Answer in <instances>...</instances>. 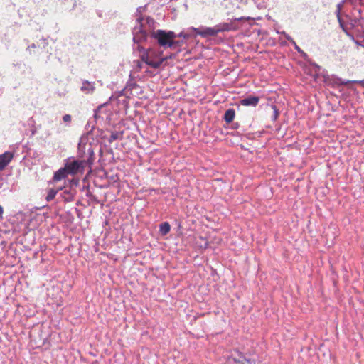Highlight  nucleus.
Listing matches in <instances>:
<instances>
[{
	"label": "nucleus",
	"instance_id": "nucleus-1",
	"mask_svg": "<svg viewBox=\"0 0 364 364\" xmlns=\"http://www.w3.org/2000/svg\"><path fill=\"white\" fill-rule=\"evenodd\" d=\"M176 35L173 31H166L164 30H157L151 33V38H154L157 43L164 48H175L178 43L175 41Z\"/></svg>",
	"mask_w": 364,
	"mask_h": 364
},
{
	"label": "nucleus",
	"instance_id": "nucleus-2",
	"mask_svg": "<svg viewBox=\"0 0 364 364\" xmlns=\"http://www.w3.org/2000/svg\"><path fill=\"white\" fill-rule=\"evenodd\" d=\"M141 59L146 65H149L156 69L166 59V57L162 56L161 54H156L153 49H149L144 50L141 55Z\"/></svg>",
	"mask_w": 364,
	"mask_h": 364
},
{
	"label": "nucleus",
	"instance_id": "nucleus-3",
	"mask_svg": "<svg viewBox=\"0 0 364 364\" xmlns=\"http://www.w3.org/2000/svg\"><path fill=\"white\" fill-rule=\"evenodd\" d=\"M77 156L92 166L95 160V153L92 144L84 143L81 139L77 146Z\"/></svg>",
	"mask_w": 364,
	"mask_h": 364
},
{
	"label": "nucleus",
	"instance_id": "nucleus-4",
	"mask_svg": "<svg viewBox=\"0 0 364 364\" xmlns=\"http://www.w3.org/2000/svg\"><path fill=\"white\" fill-rule=\"evenodd\" d=\"M64 166L70 175L74 176L79 173H82L87 166L91 168V165L81 159L75 160L68 158L65 160Z\"/></svg>",
	"mask_w": 364,
	"mask_h": 364
},
{
	"label": "nucleus",
	"instance_id": "nucleus-5",
	"mask_svg": "<svg viewBox=\"0 0 364 364\" xmlns=\"http://www.w3.org/2000/svg\"><path fill=\"white\" fill-rule=\"evenodd\" d=\"M143 19L138 18L136 19V25L132 30L133 41L134 43L139 44L143 41H146L148 37V31L146 29V26L143 24Z\"/></svg>",
	"mask_w": 364,
	"mask_h": 364
},
{
	"label": "nucleus",
	"instance_id": "nucleus-6",
	"mask_svg": "<svg viewBox=\"0 0 364 364\" xmlns=\"http://www.w3.org/2000/svg\"><path fill=\"white\" fill-rule=\"evenodd\" d=\"M230 30L228 23L216 25L213 28H197L196 33L202 37L215 36L218 33Z\"/></svg>",
	"mask_w": 364,
	"mask_h": 364
},
{
	"label": "nucleus",
	"instance_id": "nucleus-7",
	"mask_svg": "<svg viewBox=\"0 0 364 364\" xmlns=\"http://www.w3.org/2000/svg\"><path fill=\"white\" fill-rule=\"evenodd\" d=\"M14 158V154L11 151H6L0 154V171L4 170L6 166Z\"/></svg>",
	"mask_w": 364,
	"mask_h": 364
},
{
	"label": "nucleus",
	"instance_id": "nucleus-8",
	"mask_svg": "<svg viewBox=\"0 0 364 364\" xmlns=\"http://www.w3.org/2000/svg\"><path fill=\"white\" fill-rule=\"evenodd\" d=\"M68 175L70 174L67 171L66 168L64 166L63 168H59L54 173L52 180L53 182H58L63 179L66 178Z\"/></svg>",
	"mask_w": 364,
	"mask_h": 364
},
{
	"label": "nucleus",
	"instance_id": "nucleus-9",
	"mask_svg": "<svg viewBox=\"0 0 364 364\" xmlns=\"http://www.w3.org/2000/svg\"><path fill=\"white\" fill-rule=\"evenodd\" d=\"M95 90V82H89L83 80L82 81V86L80 90L85 94H92Z\"/></svg>",
	"mask_w": 364,
	"mask_h": 364
},
{
	"label": "nucleus",
	"instance_id": "nucleus-10",
	"mask_svg": "<svg viewBox=\"0 0 364 364\" xmlns=\"http://www.w3.org/2000/svg\"><path fill=\"white\" fill-rule=\"evenodd\" d=\"M259 101V97L249 96L240 100V105L243 106L256 107Z\"/></svg>",
	"mask_w": 364,
	"mask_h": 364
},
{
	"label": "nucleus",
	"instance_id": "nucleus-11",
	"mask_svg": "<svg viewBox=\"0 0 364 364\" xmlns=\"http://www.w3.org/2000/svg\"><path fill=\"white\" fill-rule=\"evenodd\" d=\"M75 191L70 188H65L60 193V196L65 202H70L73 200Z\"/></svg>",
	"mask_w": 364,
	"mask_h": 364
},
{
	"label": "nucleus",
	"instance_id": "nucleus-12",
	"mask_svg": "<svg viewBox=\"0 0 364 364\" xmlns=\"http://www.w3.org/2000/svg\"><path fill=\"white\" fill-rule=\"evenodd\" d=\"M235 116V110L233 109H229L225 112L224 120L226 123L230 124L233 121Z\"/></svg>",
	"mask_w": 364,
	"mask_h": 364
},
{
	"label": "nucleus",
	"instance_id": "nucleus-13",
	"mask_svg": "<svg viewBox=\"0 0 364 364\" xmlns=\"http://www.w3.org/2000/svg\"><path fill=\"white\" fill-rule=\"evenodd\" d=\"M60 190H63V188H50L48 191V194L46 197V199L47 201H50L55 198L58 192Z\"/></svg>",
	"mask_w": 364,
	"mask_h": 364
},
{
	"label": "nucleus",
	"instance_id": "nucleus-14",
	"mask_svg": "<svg viewBox=\"0 0 364 364\" xmlns=\"http://www.w3.org/2000/svg\"><path fill=\"white\" fill-rule=\"evenodd\" d=\"M154 20L151 17H147L146 18V23H143L144 25L146 26V29L148 32H150L151 33L153 32L151 30L154 27Z\"/></svg>",
	"mask_w": 364,
	"mask_h": 364
},
{
	"label": "nucleus",
	"instance_id": "nucleus-15",
	"mask_svg": "<svg viewBox=\"0 0 364 364\" xmlns=\"http://www.w3.org/2000/svg\"><path fill=\"white\" fill-rule=\"evenodd\" d=\"M159 231L162 235H165L170 231V225L167 222H164L159 225Z\"/></svg>",
	"mask_w": 364,
	"mask_h": 364
},
{
	"label": "nucleus",
	"instance_id": "nucleus-16",
	"mask_svg": "<svg viewBox=\"0 0 364 364\" xmlns=\"http://www.w3.org/2000/svg\"><path fill=\"white\" fill-rule=\"evenodd\" d=\"M122 132H112L108 139V141L109 143H112L114 141L117 140V139H119L120 138H122Z\"/></svg>",
	"mask_w": 364,
	"mask_h": 364
},
{
	"label": "nucleus",
	"instance_id": "nucleus-17",
	"mask_svg": "<svg viewBox=\"0 0 364 364\" xmlns=\"http://www.w3.org/2000/svg\"><path fill=\"white\" fill-rule=\"evenodd\" d=\"M236 352L238 353L240 358H234L232 356V355H231L230 356H229L228 359L230 360L232 359L235 363H238V364H241V363L243 361V355L242 353L236 350Z\"/></svg>",
	"mask_w": 364,
	"mask_h": 364
},
{
	"label": "nucleus",
	"instance_id": "nucleus-18",
	"mask_svg": "<svg viewBox=\"0 0 364 364\" xmlns=\"http://www.w3.org/2000/svg\"><path fill=\"white\" fill-rule=\"evenodd\" d=\"M337 19H338V21L339 23V26L340 27L342 28V30L345 32V33H347V29L344 25V23L341 18V15H337Z\"/></svg>",
	"mask_w": 364,
	"mask_h": 364
},
{
	"label": "nucleus",
	"instance_id": "nucleus-19",
	"mask_svg": "<svg viewBox=\"0 0 364 364\" xmlns=\"http://www.w3.org/2000/svg\"><path fill=\"white\" fill-rule=\"evenodd\" d=\"M350 82L358 83V84H360L362 85H364V81H362V80L361 81H357V80L350 81V80H346V81L341 82V84L347 85L348 84H349Z\"/></svg>",
	"mask_w": 364,
	"mask_h": 364
},
{
	"label": "nucleus",
	"instance_id": "nucleus-20",
	"mask_svg": "<svg viewBox=\"0 0 364 364\" xmlns=\"http://www.w3.org/2000/svg\"><path fill=\"white\" fill-rule=\"evenodd\" d=\"M241 364H256V363L254 360L243 358V361L241 363Z\"/></svg>",
	"mask_w": 364,
	"mask_h": 364
},
{
	"label": "nucleus",
	"instance_id": "nucleus-21",
	"mask_svg": "<svg viewBox=\"0 0 364 364\" xmlns=\"http://www.w3.org/2000/svg\"><path fill=\"white\" fill-rule=\"evenodd\" d=\"M71 119H72V117L70 114H65L63 117V120L64 122H70Z\"/></svg>",
	"mask_w": 364,
	"mask_h": 364
},
{
	"label": "nucleus",
	"instance_id": "nucleus-22",
	"mask_svg": "<svg viewBox=\"0 0 364 364\" xmlns=\"http://www.w3.org/2000/svg\"><path fill=\"white\" fill-rule=\"evenodd\" d=\"M103 105H100L95 110V114H94V117L95 119H97L98 117H100V116L98 115V113L100 112V110L102 108Z\"/></svg>",
	"mask_w": 364,
	"mask_h": 364
},
{
	"label": "nucleus",
	"instance_id": "nucleus-23",
	"mask_svg": "<svg viewBox=\"0 0 364 364\" xmlns=\"http://www.w3.org/2000/svg\"><path fill=\"white\" fill-rule=\"evenodd\" d=\"M136 85V84L132 81H129L127 84V87H129L130 90H132Z\"/></svg>",
	"mask_w": 364,
	"mask_h": 364
},
{
	"label": "nucleus",
	"instance_id": "nucleus-24",
	"mask_svg": "<svg viewBox=\"0 0 364 364\" xmlns=\"http://www.w3.org/2000/svg\"><path fill=\"white\" fill-rule=\"evenodd\" d=\"M4 208L0 205V220L3 219Z\"/></svg>",
	"mask_w": 364,
	"mask_h": 364
},
{
	"label": "nucleus",
	"instance_id": "nucleus-25",
	"mask_svg": "<svg viewBox=\"0 0 364 364\" xmlns=\"http://www.w3.org/2000/svg\"><path fill=\"white\" fill-rule=\"evenodd\" d=\"M36 48V45L34 43H33L27 48V50H30L31 48Z\"/></svg>",
	"mask_w": 364,
	"mask_h": 364
},
{
	"label": "nucleus",
	"instance_id": "nucleus-26",
	"mask_svg": "<svg viewBox=\"0 0 364 364\" xmlns=\"http://www.w3.org/2000/svg\"><path fill=\"white\" fill-rule=\"evenodd\" d=\"M41 41L43 42L44 47L48 44V42L46 38H42Z\"/></svg>",
	"mask_w": 364,
	"mask_h": 364
},
{
	"label": "nucleus",
	"instance_id": "nucleus-27",
	"mask_svg": "<svg viewBox=\"0 0 364 364\" xmlns=\"http://www.w3.org/2000/svg\"><path fill=\"white\" fill-rule=\"evenodd\" d=\"M138 67L140 68V69H144V65H143V63H138Z\"/></svg>",
	"mask_w": 364,
	"mask_h": 364
},
{
	"label": "nucleus",
	"instance_id": "nucleus-28",
	"mask_svg": "<svg viewBox=\"0 0 364 364\" xmlns=\"http://www.w3.org/2000/svg\"><path fill=\"white\" fill-rule=\"evenodd\" d=\"M337 15H341V9H337V11H336V16Z\"/></svg>",
	"mask_w": 364,
	"mask_h": 364
},
{
	"label": "nucleus",
	"instance_id": "nucleus-29",
	"mask_svg": "<svg viewBox=\"0 0 364 364\" xmlns=\"http://www.w3.org/2000/svg\"><path fill=\"white\" fill-rule=\"evenodd\" d=\"M137 49H138L139 50H142L143 48H142V47H141V46L138 45V46H137Z\"/></svg>",
	"mask_w": 364,
	"mask_h": 364
},
{
	"label": "nucleus",
	"instance_id": "nucleus-30",
	"mask_svg": "<svg viewBox=\"0 0 364 364\" xmlns=\"http://www.w3.org/2000/svg\"><path fill=\"white\" fill-rule=\"evenodd\" d=\"M341 9V4H338V5L337 6V9Z\"/></svg>",
	"mask_w": 364,
	"mask_h": 364
},
{
	"label": "nucleus",
	"instance_id": "nucleus-31",
	"mask_svg": "<svg viewBox=\"0 0 364 364\" xmlns=\"http://www.w3.org/2000/svg\"><path fill=\"white\" fill-rule=\"evenodd\" d=\"M178 36L181 37L182 36V32H180L178 35Z\"/></svg>",
	"mask_w": 364,
	"mask_h": 364
},
{
	"label": "nucleus",
	"instance_id": "nucleus-32",
	"mask_svg": "<svg viewBox=\"0 0 364 364\" xmlns=\"http://www.w3.org/2000/svg\"><path fill=\"white\" fill-rule=\"evenodd\" d=\"M207 245H208V244H207V242H205V248H206V247H207Z\"/></svg>",
	"mask_w": 364,
	"mask_h": 364
}]
</instances>
